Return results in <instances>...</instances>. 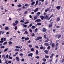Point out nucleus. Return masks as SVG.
<instances>
[{"mask_svg": "<svg viewBox=\"0 0 64 64\" xmlns=\"http://www.w3.org/2000/svg\"><path fill=\"white\" fill-rule=\"evenodd\" d=\"M2 58H4V59H5L6 58V56H5V55L4 54L2 56Z\"/></svg>", "mask_w": 64, "mask_h": 64, "instance_id": "obj_21", "label": "nucleus"}, {"mask_svg": "<svg viewBox=\"0 0 64 64\" xmlns=\"http://www.w3.org/2000/svg\"><path fill=\"white\" fill-rule=\"evenodd\" d=\"M20 55L21 57H23V54H20Z\"/></svg>", "mask_w": 64, "mask_h": 64, "instance_id": "obj_38", "label": "nucleus"}, {"mask_svg": "<svg viewBox=\"0 0 64 64\" xmlns=\"http://www.w3.org/2000/svg\"><path fill=\"white\" fill-rule=\"evenodd\" d=\"M40 21H41V20L40 19H38L35 21L34 22H40Z\"/></svg>", "mask_w": 64, "mask_h": 64, "instance_id": "obj_3", "label": "nucleus"}, {"mask_svg": "<svg viewBox=\"0 0 64 64\" xmlns=\"http://www.w3.org/2000/svg\"><path fill=\"white\" fill-rule=\"evenodd\" d=\"M35 58H36V59H39V58H39V56H36L35 57Z\"/></svg>", "mask_w": 64, "mask_h": 64, "instance_id": "obj_41", "label": "nucleus"}, {"mask_svg": "<svg viewBox=\"0 0 64 64\" xmlns=\"http://www.w3.org/2000/svg\"><path fill=\"white\" fill-rule=\"evenodd\" d=\"M46 34H45L44 36V38H45V39L46 38Z\"/></svg>", "mask_w": 64, "mask_h": 64, "instance_id": "obj_48", "label": "nucleus"}, {"mask_svg": "<svg viewBox=\"0 0 64 64\" xmlns=\"http://www.w3.org/2000/svg\"><path fill=\"white\" fill-rule=\"evenodd\" d=\"M30 51H32L33 52V51H34V49L33 48H32L30 49Z\"/></svg>", "mask_w": 64, "mask_h": 64, "instance_id": "obj_19", "label": "nucleus"}, {"mask_svg": "<svg viewBox=\"0 0 64 64\" xmlns=\"http://www.w3.org/2000/svg\"><path fill=\"white\" fill-rule=\"evenodd\" d=\"M35 47L37 49H38V48H39V47L38 46H35Z\"/></svg>", "mask_w": 64, "mask_h": 64, "instance_id": "obj_53", "label": "nucleus"}, {"mask_svg": "<svg viewBox=\"0 0 64 64\" xmlns=\"http://www.w3.org/2000/svg\"><path fill=\"white\" fill-rule=\"evenodd\" d=\"M53 43V42H52L51 41L50 42V45L51 46H52V44Z\"/></svg>", "mask_w": 64, "mask_h": 64, "instance_id": "obj_63", "label": "nucleus"}, {"mask_svg": "<svg viewBox=\"0 0 64 64\" xmlns=\"http://www.w3.org/2000/svg\"><path fill=\"white\" fill-rule=\"evenodd\" d=\"M16 60L17 61H20V60L19 58V57H16Z\"/></svg>", "mask_w": 64, "mask_h": 64, "instance_id": "obj_10", "label": "nucleus"}, {"mask_svg": "<svg viewBox=\"0 0 64 64\" xmlns=\"http://www.w3.org/2000/svg\"><path fill=\"white\" fill-rule=\"evenodd\" d=\"M41 14V12H38L37 13V14H38V15H40Z\"/></svg>", "mask_w": 64, "mask_h": 64, "instance_id": "obj_52", "label": "nucleus"}, {"mask_svg": "<svg viewBox=\"0 0 64 64\" xmlns=\"http://www.w3.org/2000/svg\"><path fill=\"white\" fill-rule=\"evenodd\" d=\"M38 53H39V52L38 51V50H36V55H38Z\"/></svg>", "mask_w": 64, "mask_h": 64, "instance_id": "obj_13", "label": "nucleus"}, {"mask_svg": "<svg viewBox=\"0 0 64 64\" xmlns=\"http://www.w3.org/2000/svg\"><path fill=\"white\" fill-rule=\"evenodd\" d=\"M52 47H55V44H54V43H53L52 44Z\"/></svg>", "mask_w": 64, "mask_h": 64, "instance_id": "obj_30", "label": "nucleus"}, {"mask_svg": "<svg viewBox=\"0 0 64 64\" xmlns=\"http://www.w3.org/2000/svg\"><path fill=\"white\" fill-rule=\"evenodd\" d=\"M58 45H59V44L58 43L56 44V47H58Z\"/></svg>", "mask_w": 64, "mask_h": 64, "instance_id": "obj_45", "label": "nucleus"}, {"mask_svg": "<svg viewBox=\"0 0 64 64\" xmlns=\"http://www.w3.org/2000/svg\"><path fill=\"white\" fill-rule=\"evenodd\" d=\"M50 24L49 25V27H50H50H51L52 26V24H53V22H52L50 23Z\"/></svg>", "mask_w": 64, "mask_h": 64, "instance_id": "obj_7", "label": "nucleus"}, {"mask_svg": "<svg viewBox=\"0 0 64 64\" xmlns=\"http://www.w3.org/2000/svg\"><path fill=\"white\" fill-rule=\"evenodd\" d=\"M44 19H48V15H46L44 16Z\"/></svg>", "mask_w": 64, "mask_h": 64, "instance_id": "obj_12", "label": "nucleus"}, {"mask_svg": "<svg viewBox=\"0 0 64 64\" xmlns=\"http://www.w3.org/2000/svg\"><path fill=\"white\" fill-rule=\"evenodd\" d=\"M29 46V47H30V48H31V47H32V45L31 44H30Z\"/></svg>", "mask_w": 64, "mask_h": 64, "instance_id": "obj_49", "label": "nucleus"}, {"mask_svg": "<svg viewBox=\"0 0 64 64\" xmlns=\"http://www.w3.org/2000/svg\"><path fill=\"white\" fill-rule=\"evenodd\" d=\"M4 29L6 30H9V28L8 27H6L4 28Z\"/></svg>", "mask_w": 64, "mask_h": 64, "instance_id": "obj_17", "label": "nucleus"}, {"mask_svg": "<svg viewBox=\"0 0 64 64\" xmlns=\"http://www.w3.org/2000/svg\"><path fill=\"white\" fill-rule=\"evenodd\" d=\"M8 44L9 45H11V44H13V42L11 41H9L8 42Z\"/></svg>", "mask_w": 64, "mask_h": 64, "instance_id": "obj_15", "label": "nucleus"}, {"mask_svg": "<svg viewBox=\"0 0 64 64\" xmlns=\"http://www.w3.org/2000/svg\"><path fill=\"white\" fill-rule=\"evenodd\" d=\"M35 28H36L35 26H33L32 27V29H35Z\"/></svg>", "mask_w": 64, "mask_h": 64, "instance_id": "obj_18", "label": "nucleus"}, {"mask_svg": "<svg viewBox=\"0 0 64 64\" xmlns=\"http://www.w3.org/2000/svg\"><path fill=\"white\" fill-rule=\"evenodd\" d=\"M29 30L30 31V32H31V33H32V30L30 29Z\"/></svg>", "mask_w": 64, "mask_h": 64, "instance_id": "obj_46", "label": "nucleus"}, {"mask_svg": "<svg viewBox=\"0 0 64 64\" xmlns=\"http://www.w3.org/2000/svg\"><path fill=\"white\" fill-rule=\"evenodd\" d=\"M44 44L46 46H49L50 45L47 42L45 43Z\"/></svg>", "mask_w": 64, "mask_h": 64, "instance_id": "obj_9", "label": "nucleus"}, {"mask_svg": "<svg viewBox=\"0 0 64 64\" xmlns=\"http://www.w3.org/2000/svg\"><path fill=\"white\" fill-rule=\"evenodd\" d=\"M19 22L18 20H16V21L15 22V23L16 24H18V23Z\"/></svg>", "mask_w": 64, "mask_h": 64, "instance_id": "obj_34", "label": "nucleus"}, {"mask_svg": "<svg viewBox=\"0 0 64 64\" xmlns=\"http://www.w3.org/2000/svg\"><path fill=\"white\" fill-rule=\"evenodd\" d=\"M35 3V2H32V3L31 4V5H34Z\"/></svg>", "mask_w": 64, "mask_h": 64, "instance_id": "obj_33", "label": "nucleus"}, {"mask_svg": "<svg viewBox=\"0 0 64 64\" xmlns=\"http://www.w3.org/2000/svg\"><path fill=\"white\" fill-rule=\"evenodd\" d=\"M24 27H25V28H26V27H27V25H24Z\"/></svg>", "mask_w": 64, "mask_h": 64, "instance_id": "obj_60", "label": "nucleus"}, {"mask_svg": "<svg viewBox=\"0 0 64 64\" xmlns=\"http://www.w3.org/2000/svg\"><path fill=\"white\" fill-rule=\"evenodd\" d=\"M29 23V22H25L24 23V24H28V23Z\"/></svg>", "mask_w": 64, "mask_h": 64, "instance_id": "obj_44", "label": "nucleus"}, {"mask_svg": "<svg viewBox=\"0 0 64 64\" xmlns=\"http://www.w3.org/2000/svg\"><path fill=\"white\" fill-rule=\"evenodd\" d=\"M58 39H59V38H61V35L60 34L59 35H58Z\"/></svg>", "mask_w": 64, "mask_h": 64, "instance_id": "obj_23", "label": "nucleus"}, {"mask_svg": "<svg viewBox=\"0 0 64 64\" xmlns=\"http://www.w3.org/2000/svg\"><path fill=\"white\" fill-rule=\"evenodd\" d=\"M22 6L21 5V4H18V7H21V6Z\"/></svg>", "mask_w": 64, "mask_h": 64, "instance_id": "obj_36", "label": "nucleus"}, {"mask_svg": "<svg viewBox=\"0 0 64 64\" xmlns=\"http://www.w3.org/2000/svg\"><path fill=\"white\" fill-rule=\"evenodd\" d=\"M6 59H7V58H8V55L7 54L6 55Z\"/></svg>", "mask_w": 64, "mask_h": 64, "instance_id": "obj_59", "label": "nucleus"}, {"mask_svg": "<svg viewBox=\"0 0 64 64\" xmlns=\"http://www.w3.org/2000/svg\"><path fill=\"white\" fill-rule=\"evenodd\" d=\"M17 29V26H16L14 28V29L15 30H16Z\"/></svg>", "mask_w": 64, "mask_h": 64, "instance_id": "obj_51", "label": "nucleus"}, {"mask_svg": "<svg viewBox=\"0 0 64 64\" xmlns=\"http://www.w3.org/2000/svg\"><path fill=\"white\" fill-rule=\"evenodd\" d=\"M32 24H30L29 25L30 27H31V26H32Z\"/></svg>", "mask_w": 64, "mask_h": 64, "instance_id": "obj_55", "label": "nucleus"}, {"mask_svg": "<svg viewBox=\"0 0 64 64\" xmlns=\"http://www.w3.org/2000/svg\"><path fill=\"white\" fill-rule=\"evenodd\" d=\"M34 20H36V19H37V17L35 16V17L34 18Z\"/></svg>", "mask_w": 64, "mask_h": 64, "instance_id": "obj_37", "label": "nucleus"}, {"mask_svg": "<svg viewBox=\"0 0 64 64\" xmlns=\"http://www.w3.org/2000/svg\"><path fill=\"white\" fill-rule=\"evenodd\" d=\"M48 4V2L46 1L45 2V5H47Z\"/></svg>", "mask_w": 64, "mask_h": 64, "instance_id": "obj_39", "label": "nucleus"}, {"mask_svg": "<svg viewBox=\"0 0 64 64\" xmlns=\"http://www.w3.org/2000/svg\"><path fill=\"white\" fill-rule=\"evenodd\" d=\"M24 60H24V58H22V59L21 61H22V62H23L24 61Z\"/></svg>", "mask_w": 64, "mask_h": 64, "instance_id": "obj_50", "label": "nucleus"}, {"mask_svg": "<svg viewBox=\"0 0 64 64\" xmlns=\"http://www.w3.org/2000/svg\"><path fill=\"white\" fill-rule=\"evenodd\" d=\"M53 56H54V54H52L50 56V58H52V57H53Z\"/></svg>", "mask_w": 64, "mask_h": 64, "instance_id": "obj_16", "label": "nucleus"}, {"mask_svg": "<svg viewBox=\"0 0 64 64\" xmlns=\"http://www.w3.org/2000/svg\"><path fill=\"white\" fill-rule=\"evenodd\" d=\"M24 22V21L22 20H21L20 21V22Z\"/></svg>", "mask_w": 64, "mask_h": 64, "instance_id": "obj_64", "label": "nucleus"}, {"mask_svg": "<svg viewBox=\"0 0 64 64\" xmlns=\"http://www.w3.org/2000/svg\"><path fill=\"white\" fill-rule=\"evenodd\" d=\"M45 57L46 58H49V56H46V55H45Z\"/></svg>", "mask_w": 64, "mask_h": 64, "instance_id": "obj_43", "label": "nucleus"}, {"mask_svg": "<svg viewBox=\"0 0 64 64\" xmlns=\"http://www.w3.org/2000/svg\"><path fill=\"white\" fill-rule=\"evenodd\" d=\"M43 48H44L43 47V46H41L40 48V49L42 50V49Z\"/></svg>", "mask_w": 64, "mask_h": 64, "instance_id": "obj_58", "label": "nucleus"}, {"mask_svg": "<svg viewBox=\"0 0 64 64\" xmlns=\"http://www.w3.org/2000/svg\"><path fill=\"white\" fill-rule=\"evenodd\" d=\"M29 38H25V40H29Z\"/></svg>", "mask_w": 64, "mask_h": 64, "instance_id": "obj_42", "label": "nucleus"}, {"mask_svg": "<svg viewBox=\"0 0 64 64\" xmlns=\"http://www.w3.org/2000/svg\"><path fill=\"white\" fill-rule=\"evenodd\" d=\"M49 10V8H47V9L46 10H45V12H47Z\"/></svg>", "mask_w": 64, "mask_h": 64, "instance_id": "obj_26", "label": "nucleus"}, {"mask_svg": "<svg viewBox=\"0 0 64 64\" xmlns=\"http://www.w3.org/2000/svg\"><path fill=\"white\" fill-rule=\"evenodd\" d=\"M40 18L41 19L43 20L44 19V16H40Z\"/></svg>", "mask_w": 64, "mask_h": 64, "instance_id": "obj_4", "label": "nucleus"}, {"mask_svg": "<svg viewBox=\"0 0 64 64\" xmlns=\"http://www.w3.org/2000/svg\"><path fill=\"white\" fill-rule=\"evenodd\" d=\"M13 25L14 26H15L16 25H17V24H16L13 23Z\"/></svg>", "mask_w": 64, "mask_h": 64, "instance_id": "obj_35", "label": "nucleus"}, {"mask_svg": "<svg viewBox=\"0 0 64 64\" xmlns=\"http://www.w3.org/2000/svg\"><path fill=\"white\" fill-rule=\"evenodd\" d=\"M56 8L58 9V10H59L60 9V6H58L56 7Z\"/></svg>", "mask_w": 64, "mask_h": 64, "instance_id": "obj_11", "label": "nucleus"}, {"mask_svg": "<svg viewBox=\"0 0 64 64\" xmlns=\"http://www.w3.org/2000/svg\"><path fill=\"white\" fill-rule=\"evenodd\" d=\"M7 43H8V42H6L3 44V45H6V44H7Z\"/></svg>", "mask_w": 64, "mask_h": 64, "instance_id": "obj_24", "label": "nucleus"}, {"mask_svg": "<svg viewBox=\"0 0 64 64\" xmlns=\"http://www.w3.org/2000/svg\"><path fill=\"white\" fill-rule=\"evenodd\" d=\"M42 60L44 62H46V59L45 58H44L42 59Z\"/></svg>", "mask_w": 64, "mask_h": 64, "instance_id": "obj_25", "label": "nucleus"}, {"mask_svg": "<svg viewBox=\"0 0 64 64\" xmlns=\"http://www.w3.org/2000/svg\"><path fill=\"white\" fill-rule=\"evenodd\" d=\"M33 55V54L32 53H30L28 54V56L29 57L31 56L32 57V56Z\"/></svg>", "mask_w": 64, "mask_h": 64, "instance_id": "obj_6", "label": "nucleus"}, {"mask_svg": "<svg viewBox=\"0 0 64 64\" xmlns=\"http://www.w3.org/2000/svg\"><path fill=\"white\" fill-rule=\"evenodd\" d=\"M25 33H26V34H27V35H28V32H27V31H25Z\"/></svg>", "mask_w": 64, "mask_h": 64, "instance_id": "obj_62", "label": "nucleus"}, {"mask_svg": "<svg viewBox=\"0 0 64 64\" xmlns=\"http://www.w3.org/2000/svg\"><path fill=\"white\" fill-rule=\"evenodd\" d=\"M8 58L10 59H12L13 58L12 57L10 56H9L8 57Z\"/></svg>", "mask_w": 64, "mask_h": 64, "instance_id": "obj_31", "label": "nucleus"}, {"mask_svg": "<svg viewBox=\"0 0 64 64\" xmlns=\"http://www.w3.org/2000/svg\"><path fill=\"white\" fill-rule=\"evenodd\" d=\"M3 39H4V41H5L6 40V38H2L1 39L0 41V43H2L3 42H4V40H3Z\"/></svg>", "mask_w": 64, "mask_h": 64, "instance_id": "obj_1", "label": "nucleus"}, {"mask_svg": "<svg viewBox=\"0 0 64 64\" xmlns=\"http://www.w3.org/2000/svg\"><path fill=\"white\" fill-rule=\"evenodd\" d=\"M39 9V8H36L35 10H34V12H36L37 11H38Z\"/></svg>", "mask_w": 64, "mask_h": 64, "instance_id": "obj_5", "label": "nucleus"}, {"mask_svg": "<svg viewBox=\"0 0 64 64\" xmlns=\"http://www.w3.org/2000/svg\"><path fill=\"white\" fill-rule=\"evenodd\" d=\"M32 36H35V34H34V33L32 34Z\"/></svg>", "mask_w": 64, "mask_h": 64, "instance_id": "obj_54", "label": "nucleus"}, {"mask_svg": "<svg viewBox=\"0 0 64 64\" xmlns=\"http://www.w3.org/2000/svg\"><path fill=\"white\" fill-rule=\"evenodd\" d=\"M5 48V46H2L1 47H0V48L1 49H4V48Z\"/></svg>", "mask_w": 64, "mask_h": 64, "instance_id": "obj_20", "label": "nucleus"}, {"mask_svg": "<svg viewBox=\"0 0 64 64\" xmlns=\"http://www.w3.org/2000/svg\"><path fill=\"white\" fill-rule=\"evenodd\" d=\"M24 39H25V37H23L21 38V39H22V40H23Z\"/></svg>", "mask_w": 64, "mask_h": 64, "instance_id": "obj_47", "label": "nucleus"}, {"mask_svg": "<svg viewBox=\"0 0 64 64\" xmlns=\"http://www.w3.org/2000/svg\"><path fill=\"white\" fill-rule=\"evenodd\" d=\"M28 13V12L26 11V12H25L24 13V14H27V13Z\"/></svg>", "mask_w": 64, "mask_h": 64, "instance_id": "obj_56", "label": "nucleus"}, {"mask_svg": "<svg viewBox=\"0 0 64 64\" xmlns=\"http://www.w3.org/2000/svg\"><path fill=\"white\" fill-rule=\"evenodd\" d=\"M44 52L46 53V54H48V51L47 50H45L44 51Z\"/></svg>", "mask_w": 64, "mask_h": 64, "instance_id": "obj_27", "label": "nucleus"}, {"mask_svg": "<svg viewBox=\"0 0 64 64\" xmlns=\"http://www.w3.org/2000/svg\"><path fill=\"white\" fill-rule=\"evenodd\" d=\"M60 20V17H58L56 19V21H59Z\"/></svg>", "mask_w": 64, "mask_h": 64, "instance_id": "obj_14", "label": "nucleus"}, {"mask_svg": "<svg viewBox=\"0 0 64 64\" xmlns=\"http://www.w3.org/2000/svg\"><path fill=\"white\" fill-rule=\"evenodd\" d=\"M24 6H29V4H26L24 5Z\"/></svg>", "mask_w": 64, "mask_h": 64, "instance_id": "obj_40", "label": "nucleus"}, {"mask_svg": "<svg viewBox=\"0 0 64 64\" xmlns=\"http://www.w3.org/2000/svg\"><path fill=\"white\" fill-rule=\"evenodd\" d=\"M51 48V47L50 46H48L47 48V49H48V50H49V49H50V48Z\"/></svg>", "mask_w": 64, "mask_h": 64, "instance_id": "obj_28", "label": "nucleus"}, {"mask_svg": "<svg viewBox=\"0 0 64 64\" xmlns=\"http://www.w3.org/2000/svg\"><path fill=\"white\" fill-rule=\"evenodd\" d=\"M37 25L38 26H40V25H41V23H38Z\"/></svg>", "mask_w": 64, "mask_h": 64, "instance_id": "obj_32", "label": "nucleus"}, {"mask_svg": "<svg viewBox=\"0 0 64 64\" xmlns=\"http://www.w3.org/2000/svg\"><path fill=\"white\" fill-rule=\"evenodd\" d=\"M43 31L44 32H45L46 31V29L45 28H43Z\"/></svg>", "mask_w": 64, "mask_h": 64, "instance_id": "obj_8", "label": "nucleus"}, {"mask_svg": "<svg viewBox=\"0 0 64 64\" xmlns=\"http://www.w3.org/2000/svg\"><path fill=\"white\" fill-rule=\"evenodd\" d=\"M14 51H19V49L16 48L15 50Z\"/></svg>", "mask_w": 64, "mask_h": 64, "instance_id": "obj_22", "label": "nucleus"}, {"mask_svg": "<svg viewBox=\"0 0 64 64\" xmlns=\"http://www.w3.org/2000/svg\"><path fill=\"white\" fill-rule=\"evenodd\" d=\"M39 2V1L38 0L37 1H36V4H38V2Z\"/></svg>", "mask_w": 64, "mask_h": 64, "instance_id": "obj_57", "label": "nucleus"}, {"mask_svg": "<svg viewBox=\"0 0 64 64\" xmlns=\"http://www.w3.org/2000/svg\"><path fill=\"white\" fill-rule=\"evenodd\" d=\"M1 32L2 33V34H4V32L3 31H2V32Z\"/></svg>", "mask_w": 64, "mask_h": 64, "instance_id": "obj_61", "label": "nucleus"}, {"mask_svg": "<svg viewBox=\"0 0 64 64\" xmlns=\"http://www.w3.org/2000/svg\"><path fill=\"white\" fill-rule=\"evenodd\" d=\"M8 48H6L4 50V52H6L7 50H8Z\"/></svg>", "mask_w": 64, "mask_h": 64, "instance_id": "obj_29", "label": "nucleus"}, {"mask_svg": "<svg viewBox=\"0 0 64 64\" xmlns=\"http://www.w3.org/2000/svg\"><path fill=\"white\" fill-rule=\"evenodd\" d=\"M41 39H42V37L38 36L37 37V38L35 39V40L36 41H38V40H40Z\"/></svg>", "mask_w": 64, "mask_h": 64, "instance_id": "obj_2", "label": "nucleus"}]
</instances>
